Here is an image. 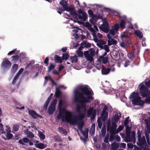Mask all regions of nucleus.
<instances>
[{
	"label": "nucleus",
	"instance_id": "de8ad7c7",
	"mask_svg": "<svg viewBox=\"0 0 150 150\" xmlns=\"http://www.w3.org/2000/svg\"><path fill=\"white\" fill-rule=\"evenodd\" d=\"M54 139L58 142H62V140L60 137L58 136H55L54 137Z\"/></svg>",
	"mask_w": 150,
	"mask_h": 150
},
{
	"label": "nucleus",
	"instance_id": "49530a36",
	"mask_svg": "<svg viewBox=\"0 0 150 150\" xmlns=\"http://www.w3.org/2000/svg\"><path fill=\"white\" fill-rule=\"evenodd\" d=\"M6 136L8 139H10L13 137V135L12 134L10 133H8Z\"/></svg>",
	"mask_w": 150,
	"mask_h": 150
},
{
	"label": "nucleus",
	"instance_id": "4d7b16f0",
	"mask_svg": "<svg viewBox=\"0 0 150 150\" xmlns=\"http://www.w3.org/2000/svg\"><path fill=\"white\" fill-rule=\"evenodd\" d=\"M90 54H89L90 55H91L93 56H94L95 54V51L93 49V48H91L90 50Z\"/></svg>",
	"mask_w": 150,
	"mask_h": 150
},
{
	"label": "nucleus",
	"instance_id": "9b49d317",
	"mask_svg": "<svg viewBox=\"0 0 150 150\" xmlns=\"http://www.w3.org/2000/svg\"><path fill=\"white\" fill-rule=\"evenodd\" d=\"M12 64L7 59H4L1 63L2 66L7 69H9L11 66Z\"/></svg>",
	"mask_w": 150,
	"mask_h": 150
},
{
	"label": "nucleus",
	"instance_id": "dca6fc26",
	"mask_svg": "<svg viewBox=\"0 0 150 150\" xmlns=\"http://www.w3.org/2000/svg\"><path fill=\"white\" fill-rule=\"evenodd\" d=\"M96 110L94 109L93 107H90L88 110L87 113V116L89 117L93 113L94 111Z\"/></svg>",
	"mask_w": 150,
	"mask_h": 150
},
{
	"label": "nucleus",
	"instance_id": "aec40b11",
	"mask_svg": "<svg viewBox=\"0 0 150 150\" xmlns=\"http://www.w3.org/2000/svg\"><path fill=\"white\" fill-rule=\"evenodd\" d=\"M55 110V107L50 105L49 107L48 112L50 115H52L54 112Z\"/></svg>",
	"mask_w": 150,
	"mask_h": 150
},
{
	"label": "nucleus",
	"instance_id": "9d476101",
	"mask_svg": "<svg viewBox=\"0 0 150 150\" xmlns=\"http://www.w3.org/2000/svg\"><path fill=\"white\" fill-rule=\"evenodd\" d=\"M122 41L126 44H129L131 43L130 39L129 37L125 34L121 35Z\"/></svg>",
	"mask_w": 150,
	"mask_h": 150
},
{
	"label": "nucleus",
	"instance_id": "4468645a",
	"mask_svg": "<svg viewBox=\"0 0 150 150\" xmlns=\"http://www.w3.org/2000/svg\"><path fill=\"white\" fill-rule=\"evenodd\" d=\"M70 8H68V11H69L70 14L75 16V18L76 19L78 20L77 18V14L75 11H74V8L70 7Z\"/></svg>",
	"mask_w": 150,
	"mask_h": 150
},
{
	"label": "nucleus",
	"instance_id": "774afa93",
	"mask_svg": "<svg viewBox=\"0 0 150 150\" xmlns=\"http://www.w3.org/2000/svg\"><path fill=\"white\" fill-rule=\"evenodd\" d=\"M144 101V103H146L147 104L150 103V96L148 97L147 99H145Z\"/></svg>",
	"mask_w": 150,
	"mask_h": 150
},
{
	"label": "nucleus",
	"instance_id": "ddd939ff",
	"mask_svg": "<svg viewBox=\"0 0 150 150\" xmlns=\"http://www.w3.org/2000/svg\"><path fill=\"white\" fill-rule=\"evenodd\" d=\"M59 4L63 7V8L65 11H68V8H70V7L68 6L67 1L66 0L61 1L59 2Z\"/></svg>",
	"mask_w": 150,
	"mask_h": 150
},
{
	"label": "nucleus",
	"instance_id": "f3484780",
	"mask_svg": "<svg viewBox=\"0 0 150 150\" xmlns=\"http://www.w3.org/2000/svg\"><path fill=\"white\" fill-rule=\"evenodd\" d=\"M119 144L118 143L113 142L111 144V150H116L119 147Z\"/></svg>",
	"mask_w": 150,
	"mask_h": 150
},
{
	"label": "nucleus",
	"instance_id": "c85d7f7f",
	"mask_svg": "<svg viewBox=\"0 0 150 150\" xmlns=\"http://www.w3.org/2000/svg\"><path fill=\"white\" fill-rule=\"evenodd\" d=\"M106 133V127L105 125L103 126L101 130V136L102 137H104Z\"/></svg>",
	"mask_w": 150,
	"mask_h": 150
},
{
	"label": "nucleus",
	"instance_id": "412c9836",
	"mask_svg": "<svg viewBox=\"0 0 150 150\" xmlns=\"http://www.w3.org/2000/svg\"><path fill=\"white\" fill-rule=\"evenodd\" d=\"M54 60L56 63H62V59L57 55H55L54 57Z\"/></svg>",
	"mask_w": 150,
	"mask_h": 150
},
{
	"label": "nucleus",
	"instance_id": "c756f323",
	"mask_svg": "<svg viewBox=\"0 0 150 150\" xmlns=\"http://www.w3.org/2000/svg\"><path fill=\"white\" fill-rule=\"evenodd\" d=\"M136 35L140 38L142 39L143 37V34L140 30H137L135 32Z\"/></svg>",
	"mask_w": 150,
	"mask_h": 150
},
{
	"label": "nucleus",
	"instance_id": "338daca9",
	"mask_svg": "<svg viewBox=\"0 0 150 150\" xmlns=\"http://www.w3.org/2000/svg\"><path fill=\"white\" fill-rule=\"evenodd\" d=\"M88 14L90 15L91 17H93V13L92 10L89 9L88 11Z\"/></svg>",
	"mask_w": 150,
	"mask_h": 150
},
{
	"label": "nucleus",
	"instance_id": "20e7f679",
	"mask_svg": "<svg viewBox=\"0 0 150 150\" xmlns=\"http://www.w3.org/2000/svg\"><path fill=\"white\" fill-rule=\"evenodd\" d=\"M99 28L101 30L105 33H108L109 31V25L106 20L103 21V24Z\"/></svg>",
	"mask_w": 150,
	"mask_h": 150
},
{
	"label": "nucleus",
	"instance_id": "f03ea898",
	"mask_svg": "<svg viewBox=\"0 0 150 150\" xmlns=\"http://www.w3.org/2000/svg\"><path fill=\"white\" fill-rule=\"evenodd\" d=\"M85 117V114L83 113L76 115H73L69 111H66L65 112V121L73 125L78 124V128L81 132L83 130V121L82 120Z\"/></svg>",
	"mask_w": 150,
	"mask_h": 150
},
{
	"label": "nucleus",
	"instance_id": "37998d69",
	"mask_svg": "<svg viewBox=\"0 0 150 150\" xmlns=\"http://www.w3.org/2000/svg\"><path fill=\"white\" fill-rule=\"evenodd\" d=\"M111 122L110 120L108 121L107 123V130L108 131H110L111 130Z\"/></svg>",
	"mask_w": 150,
	"mask_h": 150
},
{
	"label": "nucleus",
	"instance_id": "052dcab7",
	"mask_svg": "<svg viewBox=\"0 0 150 150\" xmlns=\"http://www.w3.org/2000/svg\"><path fill=\"white\" fill-rule=\"evenodd\" d=\"M130 63V61L128 60H126L125 63L124 64V66L125 67H127L129 65Z\"/></svg>",
	"mask_w": 150,
	"mask_h": 150
},
{
	"label": "nucleus",
	"instance_id": "7ed1b4c3",
	"mask_svg": "<svg viewBox=\"0 0 150 150\" xmlns=\"http://www.w3.org/2000/svg\"><path fill=\"white\" fill-rule=\"evenodd\" d=\"M139 86V93L143 97H146L149 95V89L142 83H140Z\"/></svg>",
	"mask_w": 150,
	"mask_h": 150
},
{
	"label": "nucleus",
	"instance_id": "6e6d98bb",
	"mask_svg": "<svg viewBox=\"0 0 150 150\" xmlns=\"http://www.w3.org/2000/svg\"><path fill=\"white\" fill-rule=\"evenodd\" d=\"M144 121L146 123V126L150 125V117H149L148 119H146L144 120Z\"/></svg>",
	"mask_w": 150,
	"mask_h": 150
},
{
	"label": "nucleus",
	"instance_id": "3c124183",
	"mask_svg": "<svg viewBox=\"0 0 150 150\" xmlns=\"http://www.w3.org/2000/svg\"><path fill=\"white\" fill-rule=\"evenodd\" d=\"M135 132L134 131H132V133L131 137V138L132 140L133 139L134 140V143H135Z\"/></svg>",
	"mask_w": 150,
	"mask_h": 150
},
{
	"label": "nucleus",
	"instance_id": "473e14b6",
	"mask_svg": "<svg viewBox=\"0 0 150 150\" xmlns=\"http://www.w3.org/2000/svg\"><path fill=\"white\" fill-rule=\"evenodd\" d=\"M69 57V55L67 53H63L62 57V60H67Z\"/></svg>",
	"mask_w": 150,
	"mask_h": 150
},
{
	"label": "nucleus",
	"instance_id": "4c0bfd02",
	"mask_svg": "<svg viewBox=\"0 0 150 150\" xmlns=\"http://www.w3.org/2000/svg\"><path fill=\"white\" fill-rule=\"evenodd\" d=\"M36 147L40 149H42L44 148V144L42 143H40L36 145Z\"/></svg>",
	"mask_w": 150,
	"mask_h": 150
},
{
	"label": "nucleus",
	"instance_id": "393cba45",
	"mask_svg": "<svg viewBox=\"0 0 150 150\" xmlns=\"http://www.w3.org/2000/svg\"><path fill=\"white\" fill-rule=\"evenodd\" d=\"M127 56L131 60H133L135 58V54L134 52H130L128 53Z\"/></svg>",
	"mask_w": 150,
	"mask_h": 150
},
{
	"label": "nucleus",
	"instance_id": "6ab92c4d",
	"mask_svg": "<svg viewBox=\"0 0 150 150\" xmlns=\"http://www.w3.org/2000/svg\"><path fill=\"white\" fill-rule=\"evenodd\" d=\"M83 16L80 15H77V17L79 18L82 21H86L87 19V14H84V15H82Z\"/></svg>",
	"mask_w": 150,
	"mask_h": 150
},
{
	"label": "nucleus",
	"instance_id": "e433bc0d",
	"mask_svg": "<svg viewBox=\"0 0 150 150\" xmlns=\"http://www.w3.org/2000/svg\"><path fill=\"white\" fill-rule=\"evenodd\" d=\"M18 67V65L17 64H15L13 65L11 69V71L12 72H15L17 70Z\"/></svg>",
	"mask_w": 150,
	"mask_h": 150
},
{
	"label": "nucleus",
	"instance_id": "a19ab883",
	"mask_svg": "<svg viewBox=\"0 0 150 150\" xmlns=\"http://www.w3.org/2000/svg\"><path fill=\"white\" fill-rule=\"evenodd\" d=\"M112 28L115 30V31H117L119 28V24L118 23L115 24L112 27Z\"/></svg>",
	"mask_w": 150,
	"mask_h": 150
},
{
	"label": "nucleus",
	"instance_id": "bf43d9fd",
	"mask_svg": "<svg viewBox=\"0 0 150 150\" xmlns=\"http://www.w3.org/2000/svg\"><path fill=\"white\" fill-rule=\"evenodd\" d=\"M96 111L95 110L94 112L92 115L91 117V120H93L95 119L96 115Z\"/></svg>",
	"mask_w": 150,
	"mask_h": 150
},
{
	"label": "nucleus",
	"instance_id": "bb28decb",
	"mask_svg": "<svg viewBox=\"0 0 150 150\" xmlns=\"http://www.w3.org/2000/svg\"><path fill=\"white\" fill-rule=\"evenodd\" d=\"M88 129L86 128L84 131H83V130H82V131H81V133L83 134L86 139H87L88 137Z\"/></svg>",
	"mask_w": 150,
	"mask_h": 150
},
{
	"label": "nucleus",
	"instance_id": "864d4df0",
	"mask_svg": "<svg viewBox=\"0 0 150 150\" xmlns=\"http://www.w3.org/2000/svg\"><path fill=\"white\" fill-rule=\"evenodd\" d=\"M81 106L80 105H78L77 106L76 108V111L77 112L79 113V114L82 113L80 110L81 109Z\"/></svg>",
	"mask_w": 150,
	"mask_h": 150
},
{
	"label": "nucleus",
	"instance_id": "680f3d73",
	"mask_svg": "<svg viewBox=\"0 0 150 150\" xmlns=\"http://www.w3.org/2000/svg\"><path fill=\"white\" fill-rule=\"evenodd\" d=\"M77 54L79 57H82L83 56V52L80 50L77 51Z\"/></svg>",
	"mask_w": 150,
	"mask_h": 150
},
{
	"label": "nucleus",
	"instance_id": "c9c22d12",
	"mask_svg": "<svg viewBox=\"0 0 150 150\" xmlns=\"http://www.w3.org/2000/svg\"><path fill=\"white\" fill-rule=\"evenodd\" d=\"M28 136L30 138H33L34 137V136L33 133L29 131H27V132H25Z\"/></svg>",
	"mask_w": 150,
	"mask_h": 150
},
{
	"label": "nucleus",
	"instance_id": "e2e57ef3",
	"mask_svg": "<svg viewBox=\"0 0 150 150\" xmlns=\"http://www.w3.org/2000/svg\"><path fill=\"white\" fill-rule=\"evenodd\" d=\"M137 134L138 139L141 138L142 132H140L139 130H138Z\"/></svg>",
	"mask_w": 150,
	"mask_h": 150
},
{
	"label": "nucleus",
	"instance_id": "09e8293b",
	"mask_svg": "<svg viewBox=\"0 0 150 150\" xmlns=\"http://www.w3.org/2000/svg\"><path fill=\"white\" fill-rule=\"evenodd\" d=\"M39 136L40 139L42 140H44L45 139V136L41 132H40L39 133Z\"/></svg>",
	"mask_w": 150,
	"mask_h": 150
},
{
	"label": "nucleus",
	"instance_id": "5fc2aeb1",
	"mask_svg": "<svg viewBox=\"0 0 150 150\" xmlns=\"http://www.w3.org/2000/svg\"><path fill=\"white\" fill-rule=\"evenodd\" d=\"M50 101V100H48V99L47 100L44 106L45 108L46 109L47 108Z\"/></svg>",
	"mask_w": 150,
	"mask_h": 150
},
{
	"label": "nucleus",
	"instance_id": "0eeeda50",
	"mask_svg": "<svg viewBox=\"0 0 150 150\" xmlns=\"http://www.w3.org/2000/svg\"><path fill=\"white\" fill-rule=\"evenodd\" d=\"M126 136L125 137V141L127 142H132V140L130 137L131 129L130 127H126Z\"/></svg>",
	"mask_w": 150,
	"mask_h": 150
},
{
	"label": "nucleus",
	"instance_id": "c03bdc74",
	"mask_svg": "<svg viewBox=\"0 0 150 150\" xmlns=\"http://www.w3.org/2000/svg\"><path fill=\"white\" fill-rule=\"evenodd\" d=\"M93 56L89 54L86 58L88 60L90 61V62H91L93 60Z\"/></svg>",
	"mask_w": 150,
	"mask_h": 150
},
{
	"label": "nucleus",
	"instance_id": "6e6552de",
	"mask_svg": "<svg viewBox=\"0 0 150 150\" xmlns=\"http://www.w3.org/2000/svg\"><path fill=\"white\" fill-rule=\"evenodd\" d=\"M108 107L106 105H105L101 114V119L103 121H105L108 117V112H106L108 109Z\"/></svg>",
	"mask_w": 150,
	"mask_h": 150
},
{
	"label": "nucleus",
	"instance_id": "f704fd0d",
	"mask_svg": "<svg viewBox=\"0 0 150 150\" xmlns=\"http://www.w3.org/2000/svg\"><path fill=\"white\" fill-rule=\"evenodd\" d=\"M12 61L16 63L19 59V56L18 55L13 56L12 57Z\"/></svg>",
	"mask_w": 150,
	"mask_h": 150
},
{
	"label": "nucleus",
	"instance_id": "a878e982",
	"mask_svg": "<svg viewBox=\"0 0 150 150\" xmlns=\"http://www.w3.org/2000/svg\"><path fill=\"white\" fill-rule=\"evenodd\" d=\"M61 92L59 88H56V91L55 93V96L56 98H58L60 96Z\"/></svg>",
	"mask_w": 150,
	"mask_h": 150
},
{
	"label": "nucleus",
	"instance_id": "5701e85b",
	"mask_svg": "<svg viewBox=\"0 0 150 150\" xmlns=\"http://www.w3.org/2000/svg\"><path fill=\"white\" fill-rule=\"evenodd\" d=\"M58 131L59 132L62 133L63 134L66 135L67 134V132L62 127L58 128Z\"/></svg>",
	"mask_w": 150,
	"mask_h": 150
},
{
	"label": "nucleus",
	"instance_id": "13d9d810",
	"mask_svg": "<svg viewBox=\"0 0 150 150\" xmlns=\"http://www.w3.org/2000/svg\"><path fill=\"white\" fill-rule=\"evenodd\" d=\"M93 37L94 38V40L96 42H99L98 39L96 35V34H93Z\"/></svg>",
	"mask_w": 150,
	"mask_h": 150
},
{
	"label": "nucleus",
	"instance_id": "69168bd1",
	"mask_svg": "<svg viewBox=\"0 0 150 150\" xmlns=\"http://www.w3.org/2000/svg\"><path fill=\"white\" fill-rule=\"evenodd\" d=\"M127 146L129 149H132L133 147V145L131 143H128L127 144Z\"/></svg>",
	"mask_w": 150,
	"mask_h": 150
},
{
	"label": "nucleus",
	"instance_id": "39448f33",
	"mask_svg": "<svg viewBox=\"0 0 150 150\" xmlns=\"http://www.w3.org/2000/svg\"><path fill=\"white\" fill-rule=\"evenodd\" d=\"M141 99V97L139 96L134 98L132 101V104L134 105L143 106L144 103V101L142 100Z\"/></svg>",
	"mask_w": 150,
	"mask_h": 150
},
{
	"label": "nucleus",
	"instance_id": "7c9ffc66",
	"mask_svg": "<svg viewBox=\"0 0 150 150\" xmlns=\"http://www.w3.org/2000/svg\"><path fill=\"white\" fill-rule=\"evenodd\" d=\"M138 92H133L130 96V98L133 99L137 97H139L138 96Z\"/></svg>",
	"mask_w": 150,
	"mask_h": 150
},
{
	"label": "nucleus",
	"instance_id": "8fccbe9b",
	"mask_svg": "<svg viewBox=\"0 0 150 150\" xmlns=\"http://www.w3.org/2000/svg\"><path fill=\"white\" fill-rule=\"evenodd\" d=\"M57 100L55 99L53 100L50 105L55 107L57 104Z\"/></svg>",
	"mask_w": 150,
	"mask_h": 150
},
{
	"label": "nucleus",
	"instance_id": "603ef678",
	"mask_svg": "<svg viewBox=\"0 0 150 150\" xmlns=\"http://www.w3.org/2000/svg\"><path fill=\"white\" fill-rule=\"evenodd\" d=\"M119 119V116L118 115H115L114 117L113 118V120L114 121V122H117L118 120Z\"/></svg>",
	"mask_w": 150,
	"mask_h": 150
},
{
	"label": "nucleus",
	"instance_id": "a211bd4d",
	"mask_svg": "<svg viewBox=\"0 0 150 150\" xmlns=\"http://www.w3.org/2000/svg\"><path fill=\"white\" fill-rule=\"evenodd\" d=\"M30 142L29 139L26 137H24L23 138V140L22 139H21L19 140L18 143L22 145H24L25 143H28Z\"/></svg>",
	"mask_w": 150,
	"mask_h": 150
},
{
	"label": "nucleus",
	"instance_id": "f257e3e1",
	"mask_svg": "<svg viewBox=\"0 0 150 150\" xmlns=\"http://www.w3.org/2000/svg\"><path fill=\"white\" fill-rule=\"evenodd\" d=\"M87 85H81L76 88L74 91V100L75 102L80 103H88L94 100L92 96L93 93L92 90H89Z\"/></svg>",
	"mask_w": 150,
	"mask_h": 150
},
{
	"label": "nucleus",
	"instance_id": "cd10ccee",
	"mask_svg": "<svg viewBox=\"0 0 150 150\" xmlns=\"http://www.w3.org/2000/svg\"><path fill=\"white\" fill-rule=\"evenodd\" d=\"M110 131V137L109 141L110 142H112L115 138L114 135L116 134L111 130Z\"/></svg>",
	"mask_w": 150,
	"mask_h": 150
},
{
	"label": "nucleus",
	"instance_id": "0e129e2a",
	"mask_svg": "<svg viewBox=\"0 0 150 150\" xmlns=\"http://www.w3.org/2000/svg\"><path fill=\"white\" fill-rule=\"evenodd\" d=\"M19 128V126L17 125H14L13 127V129L15 131H18Z\"/></svg>",
	"mask_w": 150,
	"mask_h": 150
},
{
	"label": "nucleus",
	"instance_id": "79ce46f5",
	"mask_svg": "<svg viewBox=\"0 0 150 150\" xmlns=\"http://www.w3.org/2000/svg\"><path fill=\"white\" fill-rule=\"evenodd\" d=\"M129 116L125 118L124 123V125L125 127L129 126L128 124L129 122Z\"/></svg>",
	"mask_w": 150,
	"mask_h": 150
},
{
	"label": "nucleus",
	"instance_id": "2f4dec72",
	"mask_svg": "<svg viewBox=\"0 0 150 150\" xmlns=\"http://www.w3.org/2000/svg\"><path fill=\"white\" fill-rule=\"evenodd\" d=\"M145 86L148 88H150V79H146L145 81Z\"/></svg>",
	"mask_w": 150,
	"mask_h": 150
},
{
	"label": "nucleus",
	"instance_id": "ea45409f",
	"mask_svg": "<svg viewBox=\"0 0 150 150\" xmlns=\"http://www.w3.org/2000/svg\"><path fill=\"white\" fill-rule=\"evenodd\" d=\"M55 67V65L53 63H50V66L48 67V72H50L51 70L53 69Z\"/></svg>",
	"mask_w": 150,
	"mask_h": 150
},
{
	"label": "nucleus",
	"instance_id": "423d86ee",
	"mask_svg": "<svg viewBox=\"0 0 150 150\" xmlns=\"http://www.w3.org/2000/svg\"><path fill=\"white\" fill-rule=\"evenodd\" d=\"M117 125L116 123L115 122H112V126L111 128V130L113 131L116 134H117L120 132L124 128L123 125H120L119 126L118 128L116 129L117 127Z\"/></svg>",
	"mask_w": 150,
	"mask_h": 150
},
{
	"label": "nucleus",
	"instance_id": "f8f14e48",
	"mask_svg": "<svg viewBox=\"0 0 150 150\" xmlns=\"http://www.w3.org/2000/svg\"><path fill=\"white\" fill-rule=\"evenodd\" d=\"M138 139L137 143V145L139 146H142L146 144V142L144 136L142 137L141 138H139Z\"/></svg>",
	"mask_w": 150,
	"mask_h": 150
},
{
	"label": "nucleus",
	"instance_id": "1a4fd4ad",
	"mask_svg": "<svg viewBox=\"0 0 150 150\" xmlns=\"http://www.w3.org/2000/svg\"><path fill=\"white\" fill-rule=\"evenodd\" d=\"M29 114L33 118L36 119L38 117L42 118V117L40 115L38 114L34 110L28 109Z\"/></svg>",
	"mask_w": 150,
	"mask_h": 150
},
{
	"label": "nucleus",
	"instance_id": "2eb2a0df",
	"mask_svg": "<svg viewBox=\"0 0 150 150\" xmlns=\"http://www.w3.org/2000/svg\"><path fill=\"white\" fill-rule=\"evenodd\" d=\"M110 68H105L103 65L102 66V69L101 70L102 73L103 75H107L109 74L110 70Z\"/></svg>",
	"mask_w": 150,
	"mask_h": 150
},
{
	"label": "nucleus",
	"instance_id": "a18cd8bd",
	"mask_svg": "<svg viewBox=\"0 0 150 150\" xmlns=\"http://www.w3.org/2000/svg\"><path fill=\"white\" fill-rule=\"evenodd\" d=\"M104 49L105 51H106L108 53L110 51V49L108 46L107 45H105L103 47V49Z\"/></svg>",
	"mask_w": 150,
	"mask_h": 150
},
{
	"label": "nucleus",
	"instance_id": "58836bf2",
	"mask_svg": "<svg viewBox=\"0 0 150 150\" xmlns=\"http://www.w3.org/2000/svg\"><path fill=\"white\" fill-rule=\"evenodd\" d=\"M97 122L98 123V126L100 129H101L102 125V122L101 119L100 117H99L97 120Z\"/></svg>",
	"mask_w": 150,
	"mask_h": 150
},
{
	"label": "nucleus",
	"instance_id": "b1692460",
	"mask_svg": "<svg viewBox=\"0 0 150 150\" xmlns=\"http://www.w3.org/2000/svg\"><path fill=\"white\" fill-rule=\"evenodd\" d=\"M99 59L102 60V62L104 64H106L108 61V58L107 57H100Z\"/></svg>",
	"mask_w": 150,
	"mask_h": 150
},
{
	"label": "nucleus",
	"instance_id": "72a5a7b5",
	"mask_svg": "<svg viewBox=\"0 0 150 150\" xmlns=\"http://www.w3.org/2000/svg\"><path fill=\"white\" fill-rule=\"evenodd\" d=\"M71 60V62L73 63H76L78 61L77 57L76 55H75L73 57H71L70 58Z\"/></svg>",
	"mask_w": 150,
	"mask_h": 150
},
{
	"label": "nucleus",
	"instance_id": "4be33fe9",
	"mask_svg": "<svg viewBox=\"0 0 150 150\" xmlns=\"http://www.w3.org/2000/svg\"><path fill=\"white\" fill-rule=\"evenodd\" d=\"M119 23V27H120L121 29H124L125 28L126 22L124 20H120Z\"/></svg>",
	"mask_w": 150,
	"mask_h": 150
}]
</instances>
